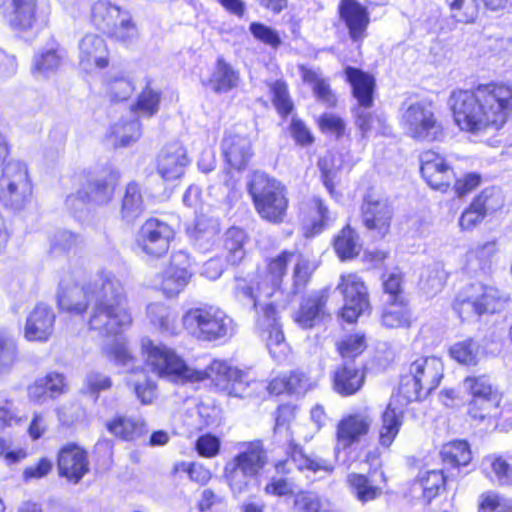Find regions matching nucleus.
Instances as JSON below:
<instances>
[{"label":"nucleus","instance_id":"nucleus-1","mask_svg":"<svg viewBox=\"0 0 512 512\" xmlns=\"http://www.w3.org/2000/svg\"><path fill=\"white\" fill-rule=\"evenodd\" d=\"M57 299L61 309L75 314H82L90 307L89 327L102 335H116L132 323L124 287L111 271H99L84 286L64 277Z\"/></svg>","mask_w":512,"mask_h":512},{"label":"nucleus","instance_id":"nucleus-2","mask_svg":"<svg viewBox=\"0 0 512 512\" xmlns=\"http://www.w3.org/2000/svg\"><path fill=\"white\" fill-rule=\"evenodd\" d=\"M141 346L147 365L160 377L182 383L209 378L231 396L244 397L246 394L247 374L225 361L214 360L205 370H196L188 367L173 350L164 345H155L148 338L142 339Z\"/></svg>","mask_w":512,"mask_h":512},{"label":"nucleus","instance_id":"nucleus-3","mask_svg":"<svg viewBox=\"0 0 512 512\" xmlns=\"http://www.w3.org/2000/svg\"><path fill=\"white\" fill-rule=\"evenodd\" d=\"M456 124L477 133L500 129L512 110V90L506 85H480L475 90H455L448 99Z\"/></svg>","mask_w":512,"mask_h":512},{"label":"nucleus","instance_id":"nucleus-4","mask_svg":"<svg viewBox=\"0 0 512 512\" xmlns=\"http://www.w3.org/2000/svg\"><path fill=\"white\" fill-rule=\"evenodd\" d=\"M235 299L244 307L254 311L255 325L266 341L270 354L279 359L285 355L287 345L277 315L278 299L267 283L236 277L233 288Z\"/></svg>","mask_w":512,"mask_h":512},{"label":"nucleus","instance_id":"nucleus-5","mask_svg":"<svg viewBox=\"0 0 512 512\" xmlns=\"http://www.w3.org/2000/svg\"><path fill=\"white\" fill-rule=\"evenodd\" d=\"M268 463L261 440L238 444V453L224 467V477L234 495L245 493Z\"/></svg>","mask_w":512,"mask_h":512},{"label":"nucleus","instance_id":"nucleus-6","mask_svg":"<svg viewBox=\"0 0 512 512\" xmlns=\"http://www.w3.org/2000/svg\"><path fill=\"white\" fill-rule=\"evenodd\" d=\"M430 393L417 380L413 374L407 371L401 375L397 394H393L382 414V426L379 433L380 444L389 447L399 433L402 425L404 408L410 402L421 401Z\"/></svg>","mask_w":512,"mask_h":512},{"label":"nucleus","instance_id":"nucleus-7","mask_svg":"<svg viewBox=\"0 0 512 512\" xmlns=\"http://www.w3.org/2000/svg\"><path fill=\"white\" fill-rule=\"evenodd\" d=\"M184 328L201 341H218L230 338L234 322L224 311L212 306L192 308L182 317Z\"/></svg>","mask_w":512,"mask_h":512},{"label":"nucleus","instance_id":"nucleus-8","mask_svg":"<svg viewBox=\"0 0 512 512\" xmlns=\"http://www.w3.org/2000/svg\"><path fill=\"white\" fill-rule=\"evenodd\" d=\"M249 193L259 215L271 223L284 220L288 207L285 187L262 172L254 173L249 183Z\"/></svg>","mask_w":512,"mask_h":512},{"label":"nucleus","instance_id":"nucleus-9","mask_svg":"<svg viewBox=\"0 0 512 512\" xmlns=\"http://www.w3.org/2000/svg\"><path fill=\"white\" fill-rule=\"evenodd\" d=\"M507 301V296L497 288L475 283L465 287L459 293L454 308L464 319L484 313H495L501 310Z\"/></svg>","mask_w":512,"mask_h":512},{"label":"nucleus","instance_id":"nucleus-10","mask_svg":"<svg viewBox=\"0 0 512 512\" xmlns=\"http://www.w3.org/2000/svg\"><path fill=\"white\" fill-rule=\"evenodd\" d=\"M345 75L351 85L353 97L357 100V105L352 110L355 123L364 137L373 129V123L380 121L377 115L368 111L374 102L375 79L370 74L350 66L345 68Z\"/></svg>","mask_w":512,"mask_h":512},{"label":"nucleus","instance_id":"nucleus-11","mask_svg":"<svg viewBox=\"0 0 512 512\" xmlns=\"http://www.w3.org/2000/svg\"><path fill=\"white\" fill-rule=\"evenodd\" d=\"M401 121L406 134L416 140L432 142L443 135L442 125L435 117L432 102L428 100L411 103L404 110Z\"/></svg>","mask_w":512,"mask_h":512},{"label":"nucleus","instance_id":"nucleus-12","mask_svg":"<svg viewBox=\"0 0 512 512\" xmlns=\"http://www.w3.org/2000/svg\"><path fill=\"white\" fill-rule=\"evenodd\" d=\"M31 192L26 165L20 161L6 163L0 176V201L7 207L20 209Z\"/></svg>","mask_w":512,"mask_h":512},{"label":"nucleus","instance_id":"nucleus-13","mask_svg":"<svg viewBox=\"0 0 512 512\" xmlns=\"http://www.w3.org/2000/svg\"><path fill=\"white\" fill-rule=\"evenodd\" d=\"M175 231L158 218L147 219L136 235V246L147 256L159 258L167 253Z\"/></svg>","mask_w":512,"mask_h":512},{"label":"nucleus","instance_id":"nucleus-14","mask_svg":"<svg viewBox=\"0 0 512 512\" xmlns=\"http://www.w3.org/2000/svg\"><path fill=\"white\" fill-rule=\"evenodd\" d=\"M109 355L116 365L123 367L125 372L139 376L136 380L129 379L128 383L133 385L137 398L143 404H150L155 397V383L148 379L142 368L136 366V359L132 356L128 346L116 342L112 345Z\"/></svg>","mask_w":512,"mask_h":512},{"label":"nucleus","instance_id":"nucleus-15","mask_svg":"<svg viewBox=\"0 0 512 512\" xmlns=\"http://www.w3.org/2000/svg\"><path fill=\"white\" fill-rule=\"evenodd\" d=\"M286 458L275 463V469L280 474H290L295 467L299 471H310L313 473L323 472L325 474H332L335 469L333 460L323 458L318 454H306L303 448L295 443L289 441L286 449Z\"/></svg>","mask_w":512,"mask_h":512},{"label":"nucleus","instance_id":"nucleus-16","mask_svg":"<svg viewBox=\"0 0 512 512\" xmlns=\"http://www.w3.org/2000/svg\"><path fill=\"white\" fill-rule=\"evenodd\" d=\"M337 290L344 298L342 317L347 322H354L370 308L369 295L364 281L355 273L342 275Z\"/></svg>","mask_w":512,"mask_h":512},{"label":"nucleus","instance_id":"nucleus-17","mask_svg":"<svg viewBox=\"0 0 512 512\" xmlns=\"http://www.w3.org/2000/svg\"><path fill=\"white\" fill-rule=\"evenodd\" d=\"M464 386L473 396L468 405V413L473 419L483 420L495 416L492 410L498 407L500 397L486 376L467 377Z\"/></svg>","mask_w":512,"mask_h":512},{"label":"nucleus","instance_id":"nucleus-18","mask_svg":"<svg viewBox=\"0 0 512 512\" xmlns=\"http://www.w3.org/2000/svg\"><path fill=\"white\" fill-rule=\"evenodd\" d=\"M503 206V197L498 188L484 189L462 213L459 224L463 229H472L487 215Z\"/></svg>","mask_w":512,"mask_h":512},{"label":"nucleus","instance_id":"nucleus-19","mask_svg":"<svg viewBox=\"0 0 512 512\" xmlns=\"http://www.w3.org/2000/svg\"><path fill=\"white\" fill-rule=\"evenodd\" d=\"M361 210L364 226L372 231L375 237H384L389 231L392 218V210L387 200L368 195Z\"/></svg>","mask_w":512,"mask_h":512},{"label":"nucleus","instance_id":"nucleus-20","mask_svg":"<svg viewBox=\"0 0 512 512\" xmlns=\"http://www.w3.org/2000/svg\"><path fill=\"white\" fill-rule=\"evenodd\" d=\"M420 171L426 182L436 190L446 189L454 179L452 168L434 151H425L420 156Z\"/></svg>","mask_w":512,"mask_h":512},{"label":"nucleus","instance_id":"nucleus-21","mask_svg":"<svg viewBox=\"0 0 512 512\" xmlns=\"http://www.w3.org/2000/svg\"><path fill=\"white\" fill-rule=\"evenodd\" d=\"M0 9L14 30L30 31L36 23L37 0H0Z\"/></svg>","mask_w":512,"mask_h":512},{"label":"nucleus","instance_id":"nucleus-22","mask_svg":"<svg viewBox=\"0 0 512 512\" xmlns=\"http://www.w3.org/2000/svg\"><path fill=\"white\" fill-rule=\"evenodd\" d=\"M58 470L60 476L78 483L89 471L86 451L76 444L63 447L58 454Z\"/></svg>","mask_w":512,"mask_h":512},{"label":"nucleus","instance_id":"nucleus-23","mask_svg":"<svg viewBox=\"0 0 512 512\" xmlns=\"http://www.w3.org/2000/svg\"><path fill=\"white\" fill-rule=\"evenodd\" d=\"M115 181L113 176H97L88 180L84 190L67 197V204L73 207L74 201H79L77 209H83L86 202L92 201L97 204L108 203L114 192Z\"/></svg>","mask_w":512,"mask_h":512},{"label":"nucleus","instance_id":"nucleus-24","mask_svg":"<svg viewBox=\"0 0 512 512\" xmlns=\"http://www.w3.org/2000/svg\"><path fill=\"white\" fill-rule=\"evenodd\" d=\"M189 160L185 148L179 142L167 144L157 158V171L166 181L180 178Z\"/></svg>","mask_w":512,"mask_h":512},{"label":"nucleus","instance_id":"nucleus-25","mask_svg":"<svg viewBox=\"0 0 512 512\" xmlns=\"http://www.w3.org/2000/svg\"><path fill=\"white\" fill-rule=\"evenodd\" d=\"M408 370L424 386L430 394L435 390L444 375V366L441 359L435 356H421L413 360Z\"/></svg>","mask_w":512,"mask_h":512},{"label":"nucleus","instance_id":"nucleus-26","mask_svg":"<svg viewBox=\"0 0 512 512\" xmlns=\"http://www.w3.org/2000/svg\"><path fill=\"white\" fill-rule=\"evenodd\" d=\"M80 65L84 70L93 67L105 68L108 66V50L102 37L97 34H86L79 41Z\"/></svg>","mask_w":512,"mask_h":512},{"label":"nucleus","instance_id":"nucleus-27","mask_svg":"<svg viewBox=\"0 0 512 512\" xmlns=\"http://www.w3.org/2000/svg\"><path fill=\"white\" fill-rule=\"evenodd\" d=\"M55 314L44 304H39L30 313L25 326V338L29 341H47L54 331Z\"/></svg>","mask_w":512,"mask_h":512},{"label":"nucleus","instance_id":"nucleus-28","mask_svg":"<svg viewBox=\"0 0 512 512\" xmlns=\"http://www.w3.org/2000/svg\"><path fill=\"white\" fill-rule=\"evenodd\" d=\"M371 419L363 415H350L341 420L337 427V445L334 449L337 457L341 448L346 449L366 435L371 426Z\"/></svg>","mask_w":512,"mask_h":512},{"label":"nucleus","instance_id":"nucleus-29","mask_svg":"<svg viewBox=\"0 0 512 512\" xmlns=\"http://www.w3.org/2000/svg\"><path fill=\"white\" fill-rule=\"evenodd\" d=\"M365 380L364 372L352 361H345L336 366L332 372V387L342 396H350L358 392Z\"/></svg>","mask_w":512,"mask_h":512},{"label":"nucleus","instance_id":"nucleus-30","mask_svg":"<svg viewBox=\"0 0 512 512\" xmlns=\"http://www.w3.org/2000/svg\"><path fill=\"white\" fill-rule=\"evenodd\" d=\"M221 148L227 163L238 170L244 169L253 156L251 141L246 136L228 134L223 138Z\"/></svg>","mask_w":512,"mask_h":512},{"label":"nucleus","instance_id":"nucleus-31","mask_svg":"<svg viewBox=\"0 0 512 512\" xmlns=\"http://www.w3.org/2000/svg\"><path fill=\"white\" fill-rule=\"evenodd\" d=\"M340 15L351 39L355 42L363 40L369 23L366 9L355 0H344L340 5Z\"/></svg>","mask_w":512,"mask_h":512},{"label":"nucleus","instance_id":"nucleus-32","mask_svg":"<svg viewBox=\"0 0 512 512\" xmlns=\"http://www.w3.org/2000/svg\"><path fill=\"white\" fill-rule=\"evenodd\" d=\"M440 455L446 473L451 478L460 476V468L467 466L472 460L469 444L463 440H456L443 445Z\"/></svg>","mask_w":512,"mask_h":512},{"label":"nucleus","instance_id":"nucleus-33","mask_svg":"<svg viewBox=\"0 0 512 512\" xmlns=\"http://www.w3.org/2000/svg\"><path fill=\"white\" fill-rule=\"evenodd\" d=\"M146 210L144 191L140 183L129 182L121 198L120 218L128 223H134Z\"/></svg>","mask_w":512,"mask_h":512},{"label":"nucleus","instance_id":"nucleus-34","mask_svg":"<svg viewBox=\"0 0 512 512\" xmlns=\"http://www.w3.org/2000/svg\"><path fill=\"white\" fill-rule=\"evenodd\" d=\"M327 295L324 292H314L305 298L296 315V322L302 328H312L326 316Z\"/></svg>","mask_w":512,"mask_h":512},{"label":"nucleus","instance_id":"nucleus-35","mask_svg":"<svg viewBox=\"0 0 512 512\" xmlns=\"http://www.w3.org/2000/svg\"><path fill=\"white\" fill-rule=\"evenodd\" d=\"M125 11L107 0H98L91 7V21L100 31L106 33Z\"/></svg>","mask_w":512,"mask_h":512},{"label":"nucleus","instance_id":"nucleus-36","mask_svg":"<svg viewBox=\"0 0 512 512\" xmlns=\"http://www.w3.org/2000/svg\"><path fill=\"white\" fill-rule=\"evenodd\" d=\"M106 429L122 440L132 441L144 433L145 422L141 418L118 416L107 421Z\"/></svg>","mask_w":512,"mask_h":512},{"label":"nucleus","instance_id":"nucleus-37","mask_svg":"<svg viewBox=\"0 0 512 512\" xmlns=\"http://www.w3.org/2000/svg\"><path fill=\"white\" fill-rule=\"evenodd\" d=\"M239 82V73L222 57L216 62L215 69L209 79V85L216 93H226L235 88Z\"/></svg>","mask_w":512,"mask_h":512},{"label":"nucleus","instance_id":"nucleus-38","mask_svg":"<svg viewBox=\"0 0 512 512\" xmlns=\"http://www.w3.org/2000/svg\"><path fill=\"white\" fill-rule=\"evenodd\" d=\"M375 477V473L369 477L357 473L348 475L347 481L360 502L366 503L381 495V488L377 485L378 481Z\"/></svg>","mask_w":512,"mask_h":512},{"label":"nucleus","instance_id":"nucleus-39","mask_svg":"<svg viewBox=\"0 0 512 512\" xmlns=\"http://www.w3.org/2000/svg\"><path fill=\"white\" fill-rule=\"evenodd\" d=\"M451 478L446 470L420 471L416 485L422 490L424 499L430 502L444 489L447 479Z\"/></svg>","mask_w":512,"mask_h":512},{"label":"nucleus","instance_id":"nucleus-40","mask_svg":"<svg viewBox=\"0 0 512 512\" xmlns=\"http://www.w3.org/2000/svg\"><path fill=\"white\" fill-rule=\"evenodd\" d=\"M295 257V252L285 250L269 261L267 278L270 280V286L268 288L274 292V299H277L278 294H282L279 290L282 279L286 275L287 266L294 261Z\"/></svg>","mask_w":512,"mask_h":512},{"label":"nucleus","instance_id":"nucleus-41","mask_svg":"<svg viewBox=\"0 0 512 512\" xmlns=\"http://www.w3.org/2000/svg\"><path fill=\"white\" fill-rule=\"evenodd\" d=\"M147 316L150 323L162 332L177 333V313L162 303H152L147 306Z\"/></svg>","mask_w":512,"mask_h":512},{"label":"nucleus","instance_id":"nucleus-42","mask_svg":"<svg viewBox=\"0 0 512 512\" xmlns=\"http://www.w3.org/2000/svg\"><path fill=\"white\" fill-rule=\"evenodd\" d=\"M334 249L342 259H352L357 256L361 249L358 234L349 225L345 226L334 240Z\"/></svg>","mask_w":512,"mask_h":512},{"label":"nucleus","instance_id":"nucleus-43","mask_svg":"<svg viewBox=\"0 0 512 512\" xmlns=\"http://www.w3.org/2000/svg\"><path fill=\"white\" fill-rule=\"evenodd\" d=\"M389 302L382 313V324L387 328H408L411 324V312L404 300Z\"/></svg>","mask_w":512,"mask_h":512},{"label":"nucleus","instance_id":"nucleus-44","mask_svg":"<svg viewBox=\"0 0 512 512\" xmlns=\"http://www.w3.org/2000/svg\"><path fill=\"white\" fill-rule=\"evenodd\" d=\"M246 238V233L241 228L231 227L225 232L224 248L227 251L226 259L230 264L236 265L243 260Z\"/></svg>","mask_w":512,"mask_h":512},{"label":"nucleus","instance_id":"nucleus-45","mask_svg":"<svg viewBox=\"0 0 512 512\" xmlns=\"http://www.w3.org/2000/svg\"><path fill=\"white\" fill-rule=\"evenodd\" d=\"M447 274L440 264L425 269L420 277V289L428 296L439 293L445 285Z\"/></svg>","mask_w":512,"mask_h":512},{"label":"nucleus","instance_id":"nucleus-46","mask_svg":"<svg viewBox=\"0 0 512 512\" xmlns=\"http://www.w3.org/2000/svg\"><path fill=\"white\" fill-rule=\"evenodd\" d=\"M160 101L161 91L153 89L151 87V81L149 80L147 81L146 87L139 94L132 110L150 118L158 112Z\"/></svg>","mask_w":512,"mask_h":512},{"label":"nucleus","instance_id":"nucleus-47","mask_svg":"<svg viewBox=\"0 0 512 512\" xmlns=\"http://www.w3.org/2000/svg\"><path fill=\"white\" fill-rule=\"evenodd\" d=\"M453 19L460 23H473L478 17V0H445Z\"/></svg>","mask_w":512,"mask_h":512},{"label":"nucleus","instance_id":"nucleus-48","mask_svg":"<svg viewBox=\"0 0 512 512\" xmlns=\"http://www.w3.org/2000/svg\"><path fill=\"white\" fill-rule=\"evenodd\" d=\"M65 56L64 49L52 47L43 50L34 56V69L41 74H48L58 69Z\"/></svg>","mask_w":512,"mask_h":512},{"label":"nucleus","instance_id":"nucleus-49","mask_svg":"<svg viewBox=\"0 0 512 512\" xmlns=\"http://www.w3.org/2000/svg\"><path fill=\"white\" fill-rule=\"evenodd\" d=\"M317 166L321 172V179L325 188L331 195L334 194L335 182L341 170V161L335 155L327 154L320 157Z\"/></svg>","mask_w":512,"mask_h":512},{"label":"nucleus","instance_id":"nucleus-50","mask_svg":"<svg viewBox=\"0 0 512 512\" xmlns=\"http://www.w3.org/2000/svg\"><path fill=\"white\" fill-rule=\"evenodd\" d=\"M106 34L119 42L127 44L138 37V29L130 14L125 11Z\"/></svg>","mask_w":512,"mask_h":512},{"label":"nucleus","instance_id":"nucleus-51","mask_svg":"<svg viewBox=\"0 0 512 512\" xmlns=\"http://www.w3.org/2000/svg\"><path fill=\"white\" fill-rule=\"evenodd\" d=\"M303 80L312 86L313 92L317 99L327 106L331 107L336 104V97L332 93L329 84L313 70H305Z\"/></svg>","mask_w":512,"mask_h":512},{"label":"nucleus","instance_id":"nucleus-52","mask_svg":"<svg viewBox=\"0 0 512 512\" xmlns=\"http://www.w3.org/2000/svg\"><path fill=\"white\" fill-rule=\"evenodd\" d=\"M451 358L460 364L476 365L478 362L479 345L473 339H466L451 346Z\"/></svg>","mask_w":512,"mask_h":512},{"label":"nucleus","instance_id":"nucleus-53","mask_svg":"<svg viewBox=\"0 0 512 512\" xmlns=\"http://www.w3.org/2000/svg\"><path fill=\"white\" fill-rule=\"evenodd\" d=\"M188 233L196 242L210 243L218 234V225L215 220L201 215L197 217L194 226L188 229Z\"/></svg>","mask_w":512,"mask_h":512},{"label":"nucleus","instance_id":"nucleus-54","mask_svg":"<svg viewBox=\"0 0 512 512\" xmlns=\"http://www.w3.org/2000/svg\"><path fill=\"white\" fill-rule=\"evenodd\" d=\"M283 385V389L289 394H304L309 386L308 378L302 372H291L288 376L283 377L280 381L275 380L270 384L272 392L280 393L282 390H277V386Z\"/></svg>","mask_w":512,"mask_h":512},{"label":"nucleus","instance_id":"nucleus-55","mask_svg":"<svg viewBox=\"0 0 512 512\" xmlns=\"http://www.w3.org/2000/svg\"><path fill=\"white\" fill-rule=\"evenodd\" d=\"M310 204L313 210H315L319 219H314L309 225L305 226L304 235L306 237H313L317 234H320L330 219L329 210L324 205L322 199L314 197Z\"/></svg>","mask_w":512,"mask_h":512},{"label":"nucleus","instance_id":"nucleus-56","mask_svg":"<svg viewBox=\"0 0 512 512\" xmlns=\"http://www.w3.org/2000/svg\"><path fill=\"white\" fill-rule=\"evenodd\" d=\"M112 133L120 141L121 146H128L137 141L141 136V124L135 119L113 126Z\"/></svg>","mask_w":512,"mask_h":512},{"label":"nucleus","instance_id":"nucleus-57","mask_svg":"<svg viewBox=\"0 0 512 512\" xmlns=\"http://www.w3.org/2000/svg\"><path fill=\"white\" fill-rule=\"evenodd\" d=\"M189 279L173 269L166 268L162 273L161 289L168 297L178 295L188 284Z\"/></svg>","mask_w":512,"mask_h":512},{"label":"nucleus","instance_id":"nucleus-58","mask_svg":"<svg viewBox=\"0 0 512 512\" xmlns=\"http://www.w3.org/2000/svg\"><path fill=\"white\" fill-rule=\"evenodd\" d=\"M249 31L253 37L272 48H278L282 41L278 32L260 22H252L249 26Z\"/></svg>","mask_w":512,"mask_h":512},{"label":"nucleus","instance_id":"nucleus-59","mask_svg":"<svg viewBox=\"0 0 512 512\" xmlns=\"http://www.w3.org/2000/svg\"><path fill=\"white\" fill-rule=\"evenodd\" d=\"M17 357L15 341L10 337H0V375L8 373Z\"/></svg>","mask_w":512,"mask_h":512},{"label":"nucleus","instance_id":"nucleus-60","mask_svg":"<svg viewBox=\"0 0 512 512\" xmlns=\"http://www.w3.org/2000/svg\"><path fill=\"white\" fill-rule=\"evenodd\" d=\"M293 269V293L302 291L307 285L311 272L309 271V261L302 255H296Z\"/></svg>","mask_w":512,"mask_h":512},{"label":"nucleus","instance_id":"nucleus-61","mask_svg":"<svg viewBox=\"0 0 512 512\" xmlns=\"http://www.w3.org/2000/svg\"><path fill=\"white\" fill-rule=\"evenodd\" d=\"M84 384L87 392L97 399L100 392L107 391L112 387V380L106 374L91 371L86 375Z\"/></svg>","mask_w":512,"mask_h":512},{"label":"nucleus","instance_id":"nucleus-62","mask_svg":"<svg viewBox=\"0 0 512 512\" xmlns=\"http://www.w3.org/2000/svg\"><path fill=\"white\" fill-rule=\"evenodd\" d=\"M270 91L273 95L272 100L277 110L284 115L289 114L293 105L289 99L286 84L282 81H275L270 85Z\"/></svg>","mask_w":512,"mask_h":512},{"label":"nucleus","instance_id":"nucleus-63","mask_svg":"<svg viewBox=\"0 0 512 512\" xmlns=\"http://www.w3.org/2000/svg\"><path fill=\"white\" fill-rule=\"evenodd\" d=\"M134 91V85L125 77L115 78L108 84V92L112 101L127 100Z\"/></svg>","mask_w":512,"mask_h":512},{"label":"nucleus","instance_id":"nucleus-64","mask_svg":"<svg viewBox=\"0 0 512 512\" xmlns=\"http://www.w3.org/2000/svg\"><path fill=\"white\" fill-rule=\"evenodd\" d=\"M366 348L363 335H350L341 343L339 350L344 359H352L361 354Z\"/></svg>","mask_w":512,"mask_h":512}]
</instances>
